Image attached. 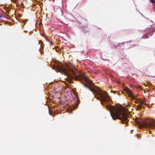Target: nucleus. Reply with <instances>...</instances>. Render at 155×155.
I'll list each match as a JSON object with an SVG mask.
<instances>
[{
	"mask_svg": "<svg viewBox=\"0 0 155 155\" xmlns=\"http://www.w3.org/2000/svg\"><path fill=\"white\" fill-rule=\"evenodd\" d=\"M55 63H58V64L55 65V67L57 68L61 73L67 76L66 80L69 83H72L73 79L80 81L91 91L97 94L99 96L96 95L95 97L99 99L101 104H107V102L109 100L110 97L106 92L101 91L99 88L95 86L92 81L79 71L75 67H73L72 68L68 67V69H66L64 68L62 65L59 62L56 61Z\"/></svg>",
	"mask_w": 155,
	"mask_h": 155,
	"instance_id": "obj_1",
	"label": "nucleus"
},
{
	"mask_svg": "<svg viewBox=\"0 0 155 155\" xmlns=\"http://www.w3.org/2000/svg\"><path fill=\"white\" fill-rule=\"evenodd\" d=\"M107 107L109 110L111 116L113 120L118 119L121 121L122 123H124L127 125V123L129 120L128 118L129 117L127 114L121 110L116 109L114 106L107 105Z\"/></svg>",
	"mask_w": 155,
	"mask_h": 155,
	"instance_id": "obj_2",
	"label": "nucleus"
},
{
	"mask_svg": "<svg viewBox=\"0 0 155 155\" xmlns=\"http://www.w3.org/2000/svg\"><path fill=\"white\" fill-rule=\"evenodd\" d=\"M154 31L155 30L152 28L146 29L144 31V35L143 36L142 38L143 39L148 38L149 36L153 34Z\"/></svg>",
	"mask_w": 155,
	"mask_h": 155,
	"instance_id": "obj_3",
	"label": "nucleus"
},
{
	"mask_svg": "<svg viewBox=\"0 0 155 155\" xmlns=\"http://www.w3.org/2000/svg\"><path fill=\"white\" fill-rule=\"evenodd\" d=\"M123 91L126 93L128 94V96L131 97L133 99H135V97L134 96L131 91L127 87H125L123 90Z\"/></svg>",
	"mask_w": 155,
	"mask_h": 155,
	"instance_id": "obj_4",
	"label": "nucleus"
},
{
	"mask_svg": "<svg viewBox=\"0 0 155 155\" xmlns=\"http://www.w3.org/2000/svg\"><path fill=\"white\" fill-rule=\"evenodd\" d=\"M143 106L141 105V104H139L137 105L136 107V110H140L141 108V107Z\"/></svg>",
	"mask_w": 155,
	"mask_h": 155,
	"instance_id": "obj_5",
	"label": "nucleus"
},
{
	"mask_svg": "<svg viewBox=\"0 0 155 155\" xmlns=\"http://www.w3.org/2000/svg\"><path fill=\"white\" fill-rule=\"evenodd\" d=\"M39 44H41L40 45L41 48V49H43L44 48V44L42 41H40L39 42Z\"/></svg>",
	"mask_w": 155,
	"mask_h": 155,
	"instance_id": "obj_6",
	"label": "nucleus"
},
{
	"mask_svg": "<svg viewBox=\"0 0 155 155\" xmlns=\"http://www.w3.org/2000/svg\"><path fill=\"white\" fill-rule=\"evenodd\" d=\"M146 102V100L145 99H143L141 100V101L140 102L141 104V105L143 104H145Z\"/></svg>",
	"mask_w": 155,
	"mask_h": 155,
	"instance_id": "obj_7",
	"label": "nucleus"
},
{
	"mask_svg": "<svg viewBox=\"0 0 155 155\" xmlns=\"http://www.w3.org/2000/svg\"><path fill=\"white\" fill-rule=\"evenodd\" d=\"M149 1L152 3H155L154 0H149Z\"/></svg>",
	"mask_w": 155,
	"mask_h": 155,
	"instance_id": "obj_8",
	"label": "nucleus"
},
{
	"mask_svg": "<svg viewBox=\"0 0 155 155\" xmlns=\"http://www.w3.org/2000/svg\"><path fill=\"white\" fill-rule=\"evenodd\" d=\"M2 16V14H1V12L0 11V18H1Z\"/></svg>",
	"mask_w": 155,
	"mask_h": 155,
	"instance_id": "obj_9",
	"label": "nucleus"
},
{
	"mask_svg": "<svg viewBox=\"0 0 155 155\" xmlns=\"http://www.w3.org/2000/svg\"><path fill=\"white\" fill-rule=\"evenodd\" d=\"M11 1H12L13 2H15V0H11Z\"/></svg>",
	"mask_w": 155,
	"mask_h": 155,
	"instance_id": "obj_10",
	"label": "nucleus"
},
{
	"mask_svg": "<svg viewBox=\"0 0 155 155\" xmlns=\"http://www.w3.org/2000/svg\"><path fill=\"white\" fill-rule=\"evenodd\" d=\"M21 5H22V6H23L24 5V4L23 3H21Z\"/></svg>",
	"mask_w": 155,
	"mask_h": 155,
	"instance_id": "obj_11",
	"label": "nucleus"
}]
</instances>
